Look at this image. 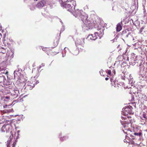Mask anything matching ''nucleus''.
<instances>
[{
    "instance_id": "obj_18",
    "label": "nucleus",
    "mask_w": 147,
    "mask_h": 147,
    "mask_svg": "<svg viewBox=\"0 0 147 147\" xmlns=\"http://www.w3.org/2000/svg\"><path fill=\"white\" fill-rule=\"evenodd\" d=\"M135 135L137 136H142V132H140L138 133L135 132L134 134Z\"/></svg>"
},
{
    "instance_id": "obj_4",
    "label": "nucleus",
    "mask_w": 147,
    "mask_h": 147,
    "mask_svg": "<svg viewBox=\"0 0 147 147\" xmlns=\"http://www.w3.org/2000/svg\"><path fill=\"white\" fill-rule=\"evenodd\" d=\"M63 6L67 9V10L71 12L73 10L75 7L71 5L70 4L67 3L65 2L63 4Z\"/></svg>"
},
{
    "instance_id": "obj_5",
    "label": "nucleus",
    "mask_w": 147,
    "mask_h": 147,
    "mask_svg": "<svg viewBox=\"0 0 147 147\" xmlns=\"http://www.w3.org/2000/svg\"><path fill=\"white\" fill-rule=\"evenodd\" d=\"M9 92L14 98L17 97L19 94V90H9Z\"/></svg>"
},
{
    "instance_id": "obj_24",
    "label": "nucleus",
    "mask_w": 147,
    "mask_h": 147,
    "mask_svg": "<svg viewBox=\"0 0 147 147\" xmlns=\"http://www.w3.org/2000/svg\"><path fill=\"white\" fill-rule=\"evenodd\" d=\"M12 87H13L11 86H9L8 87L9 89H10L11 90H13L12 88Z\"/></svg>"
},
{
    "instance_id": "obj_35",
    "label": "nucleus",
    "mask_w": 147,
    "mask_h": 147,
    "mask_svg": "<svg viewBox=\"0 0 147 147\" xmlns=\"http://www.w3.org/2000/svg\"><path fill=\"white\" fill-rule=\"evenodd\" d=\"M0 35L1 36V33H0Z\"/></svg>"
},
{
    "instance_id": "obj_36",
    "label": "nucleus",
    "mask_w": 147,
    "mask_h": 147,
    "mask_svg": "<svg viewBox=\"0 0 147 147\" xmlns=\"http://www.w3.org/2000/svg\"><path fill=\"white\" fill-rule=\"evenodd\" d=\"M115 81H113V82H114V83H115Z\"/></svg>"
},
{
    "instance_id": "obj_16",
    "label": "nucleus",
    "mask_w": 147,
    "mask_h": 147,
    "mask_svg": "<svg viewBox=\"0 0 147 147\" xmlns=\"http://www.w3.org/2000/svg\"><path fill=\"white\" fill-rule=\"evenodd\" d=\"M142 119L143 120H145L147 119V114L146 113H144L143 115V116L142 117Z\"/></svg>"
},
{
    "instance_id": "obj_34",
    "label": "nucleus",
    "mask_w": 147,
    "mask_h": 147,
    "mask_svg": "<svg viewBox=\"0 0 147 147\" xmlns=\"http://www.w3.org/2000/svg\"><path fill=\"white\" fill-rule=\"evenodd\" d=\"M9 140V141H11V139L10 138L9 140Z\"/></svg>"
},
{
    "instance_id": "obj_13",
    "label": "nucleus",
    "mask_w": 147,
    "mask_h": 147,
    "mask_svg": "<svg viewBox=\"0 0 147 147\" xmlns=\"http://www.w3.org/2000/svg\"><path fill=\"white\" fill-rule=\"evenodd\" d=\"M66 3L71 4L73 6L75 7L76 5V2L74 0H67Z\"/></svg>"
},
{
    "instance_id": "obj_37",
    "label": "nucleus",
    "mask_w": 147,
    "mask_h": 147,
    "mask_svg": "<svg viewBox=\"0 0 147 147\" xmlns=\"http://www.w3.org/2000/svg\"><path fill=\"white\" fill-rule=\"evenodd\" d=\"M124 120H125V118H124Z\"/></svg>"
},
{
    "instance_id": "obj_14",
    "label": "nucleus",
    "mask_w": 147,
    "mask_h": 147,
    "mask_svg": "<svg viewBox=\"0 0 147 147\" xmlns=\"http://www.w3.org/2000/svg\"><path fill=\"white\" fill-rule=\"evenodd\" d=\"M122 29V26L121 25V24L119 23L117 25L116 30L117 32H119Z\"/></svg>"
},
{
    "instance_id": "obj_30",
    "label": "nucleus",
    "mask_w": 147,
    "mask_h": 147,
    "mask_svg": "<svg viewBox=\"0 0 147 147\" xmlns=\"http://www.w3.org/2000/svg\"><path fill=\"white\" fill-rule=\"evenodd\" d=\"M31 63V61H28V64H29L30 63Z\"/></svg>"
},
{
    "instance_id": "obj_31",
    "label": "nucleus",
    "mask_w": 147,
    "mask_h": 147,
    "mask_svg": "<svg viewBox=\"0 0 147 147\" xmlns=\"http://www.w3.org/2000/svg\"><path fill=\"white\" fill-rule=\"evenodd\" d=\"M7 105H6L5 106H4V108H5L6 107H7Z\"/></svg>"
},
{
    "instance_id": "obj_10",
    "label": "nucleus",
    "mask_w": 147,
    "mask_h": 147,
    "mask_svg": "<svg viewBox=\"0 0 147 147\" xmlns=\"http://www.w3.org/2000/svg\"><path fill=\"white\" fill-rule=\"evenodd\" d=\"M88 17L87 16V15L85 13H83L82 14L79 18V19H81L83 23L84 22L87 20Z\"/></svg>"
},
{
    "instance_id": "obj_21",
    "label": "nucleus",
    "mask_w": 147,
    "mask_h": 147,
    "mask_svg": "<svg viewBox=\"0 0 147 147\" xmlns=\"http://www.w3.org/2000/svg\"><path fill=\"white\" fill-rule=\"evenodd\" d=\"M107 73L109 75H111V70H109L108 71Z\"/></svg>"
},
{
    "instance_id": "obj_27",
    "label": "nucleus",
    "mask_w": 147,
    "mask_h": 147,
    "mask_svg": "<svg viewBox=\"0 0 147 147\" xmlns=\"http://www.w3.org/2000/svg\"><path fill=\"white\" fill-rule=\"evenodd\" d=\"M47 48H42V49L43 50V51H45V49H47Z\"/></svg>"
},
{
    "instance_id": "obj_17",
    "label": "nucleus",
    "mask_w": 147,
    "mask_h": 147,
    "mask_svg": "<svg viewBox=\"0 0 147 147\" xmlns=\"http://www.w3.org/2000/svg\"><path fill=\"white\" fill-rule=\"evenodd\" d=\"M68 138V137L67 136H63V137H60V139L62 141H63L65 140H66V139Z\"/></svg>"
},
{
    "instance_id": "obj_20",
    "label": "nucleus",
    "mask_w": 147,
    "mask_h": 147,
    "mask_svg": "<svg viewBox=\"0 0 147 147\" xmlns=\"http://www.w3.org/2000/svg\"><path fill=\"white\" fill-rule=\"evenodd\" d=\"M3 79V77L0 76V82H2V80Z\"/></svg>"
},
{
    "instance_id": "obj_9",
    "label": "nucleus",
    "mask_w": 147,
    "mask_h": 147,
    "mask_svg": "<svg viewBox=\"0 0 147 147\" xmlns=\"http://www.w3.org/2000/svg\"><path fill=\"white\" fill-rule=\"evenodd\" d=\"M98 33L97 32H95L94 34H91L89 35L88 38L92 40H95L97 38Z\"/></svg>"
},
{
    "instance_id": "obj_19",
    "label": "nucleus",
    "mask_w": 147,
    "mask_h": 147,
    "mask_svg": "<svg viewBox=\"0 0 147 147\" xmlns=\"http://www.w3.org/2000/svg\"><path fill=\"white\" fill-rule=\"evenodd\" d=\"M11 109H8V110H5L4 111L5 112V113H10L11 111Z\"/></svg>"
},
{
    "instance_id": "obj_1",
    "label": "nucleus",
    "mask_w": 147,
    "mask_h": 147,
    "mask_svg": "<svg viewBox=\"0 0 147 147\" xmlns=\"http://www.w3.org/2000/svg\"><path fill=\"white\" fill-rule=\"evenodd\" d=\"M96 24V21H93L92 19L89 18L84 23L83 27L86 30L92 29L95 27Z\"/></svg>"
},
{
    "instance_id": "obj_29",
    "label": "nucleus",
    "mask_w": 147,
    "mask_h": 147,
    "mask_svg": "<svg viewBox=\"0 0 147 147\" xmlns=\"http://www.w3.org/2000/svg\"><path fill=\"white\" fill-rule=\"evenodd\" d=\"M127 117L128 118H131V117L130 116H128Z\"/></svg>"
},
{
    "instance_id": "obj_3",
    "label": "nucleus",
    "mask_w": 147,
    "mask_h": 147,
    "mask_svg": "<svg viewBox=\"0 0 147 147\" xmlns=\"http://www.w3.org/2000/svg\"><path fill=\"white\" fill-rule=\"evenodd\" d=\"M133 108L130 106H128L127 107H126L125 108L124 112L125 115H127V113L130 114H133L134 112H133L132 109Z\"/></svg>"
},
{
    "instance_id": "obj_12",
    "label": "nucleus",
    "mask_w": 147,
    "mask_h": 147,
    "mask_svg": "<svg viewBox=\"0 0 147 147\" xmlns=\"http://www.w3.org/2000/svg\"><path fill=\"white\" fill-rule=\"evenodd\" d=\"M84 38H81V39H78L76 41V43L77 44L80 45H82L84 43Z\"/></svg>"
},
{
    "instance_id": "obj_6",
    "label": "nucleus",
    "mask_w": 147,
    "mask_h": 147,
    "mask_svg": "<svg viewBox=\"0 0 147 147\" xmlns=\"http://www.w3.org/2000/svg\"><path fill=\"white\" fill-rule=\"evenodd\" d=\"M25 84L26 85V88L29 89H32L35 86L34 84L33 83L32 81L31 80L26 82Z\"/></svg>"
},
{
    "instance_id": "obj_8",
    "label": "nucleus",
    "mask_w": 147,
    "mask_h": 147,
    "mask_svg": "<svg viewBox=\"0 0 147 147\" xmlns=\"http://www.w3.org/2000/svg\"><path fill=\"white\" fill-rule=\"evenodd\" d=\"M11 129V127L9 125H4L1 128L2 131L6 132L10 131Z\"/></svg>"
},
{
    "instance_id": "obj_11",
    "label": "nucleus",
    "mask_w": 147,
    "mask_h": 147,
    "mask_svg": "<svg viewBox=\"0 0 147 147\" xmlns=\"http://www.w3.org/2000/svg\"><path fill=\"white\" fill-rule=\"evenodd\" d=\"M45 1H41L39 2L36 5V6L37 7L40 8L43 7L45 4Z\"/></svg>"
},
{
    "instance_id": "obj_33",
    "label": "nucleus",
    "mask_w": 147,
    "mask_h": 147,
    "mask_svg": "<svg viewBox=\"0 0 147 147\" xmlns=\"http://www.w3.org/2000/svg\"><path fill=\"white\" fill-rule=\"evenodd\" d=\"M112 79H110V81H111V82H112Z\"/></svg>"
},
{
    "instance_id": "obj_22",
    "label": "nucleus",
    "mask_w": 147,
    "mask_h": 147,
    "mask_svg": "<svg viewBox=\"0 0 147 147\" xmlns=\"http://www.w3.org/2000/svg\"><path fill=\"white\" fill-rule=\"evenodd\" d=\"M16 143L15 142H13L12 144V147H15L16 145Z\"/></svg>"
},
{
    "instance_id": "obj_2",
    "label": "nucleus",
    "mask_w": 147,
    "mask_h": 147,
    "mask_svg": "<svg viewBox=\"0 0 147 147\" xmlns=\"http://www.w3.org/2000/svg\"><path fill=\"white\" fill-rule=\"evenodd\" d=\"M131 119L129 120V121L127 122L126 121H121V123L122 124L125 130H128L129 129V125L131 122Z\"/></svg>"
},
{
    "instance_id": "obj_26",
    "label": "nucleus",
    "mask_w": 147,
    "mask_h": 147,
    "mask_svg": "<svg viewBox=\"0 0 147 147\" xmlns=\"http://www.w3.org/2000/svg\"><path fill=\"white\" fill-rule=\"evenodd\" d=\"M9 144H9L8 143H7V147H10Z\"/></svg>"
},
{
    "instance_id": "obj_15",
    "label": "nucleus",
    "mask_w": 147,
    "mask_h": 147,
    "mask_svg": "<svg viewBox=\"0 0 147 147\" xmlns=\"http://www.w3.org/2000/svg\"><path fill=\"white\" fill-rule=\"evenodd\" d=\"M47 52L48 55H56L57 53V52L54 51L53 50H48L47 49Z\"/></svg>"
},
{
    "instance_id": "obj_32",
    "label": "nucleus",
    "mask_w": 147,
    "mask_h": 147,
    "mask_svg": "<svg viewBox=\"0 0 147 147\" xmlns=\"http://www.w3.org/2000/svg\"><path fill=\"white\" fill-rule=\"evenodd\" d=\"M144 28H145V26H144V27H142V29H144Z\"/></svg>"
},
{
    "instance_id": "obj_7",
    "label": "nucleus",
    "mask_w": 147,
    "mask_h": 147,
    "mask_svg": "<svg viewBox=\"0 0 147 147\" xmlns=\"http://www.w3.org/2000/svg\"><path fill=\"white\" fill-rule=\"evenodd\" d=\"M83 12L82 11L78 9H76L74 12L73 14L74 16L76 18H78L79 19L82 15Z\"/></svg>"
},
{
    "instance_id": "obj_28",
    "label": "nucleus",
    "mask_w": 147,
    "mask_h": 147,
    "mask_svg": "<svg viewBox=\"0 0 147 147\" xmlns=\"http://www.w3.org/2000/svg\"><path fill=\"white\" fill-rule=\"evenodd\" d=\"M105 80H109V78H106L105 79Z\"/></svg>"
},
{
    "instance_id": "obj_23",
    "label": "nucleus",
    "mask_w": 147,
    "mask_h": 147,
    "mask_svg": "<svg viewBox=\"0 0 147 147\" xmlns=\"http://www.w3.org/2000/svg\"><path fill=\"white\" fill-rule=\"evenodd\" d=\"M56 44H55L54 47H53V48H54V47H55L56 46H57V45L59 43V41H57L56 42Z\"/></svg>"
},
{
    "instance_id": "obj_25",
    "label": "nucleus",
    "mask_w": 147,
    "mask_h": 147,
    "mask_svg": "<svg viewBox=\"0 0 147 147\" xmlns=\"http://www.w3.org/2000/svg\"><path fill=\"white\" fill-rule=\"evenodd\" d=\"M5 98L6 99H9V98L8 96H6L5 97Z\"/></svg>"
}]
</instances>
